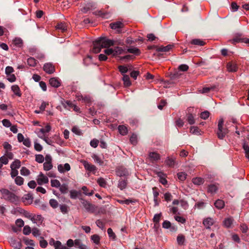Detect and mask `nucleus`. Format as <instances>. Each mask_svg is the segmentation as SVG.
Masks as SVG:
<instances>
[{"label": "nucleus", "instance_id": "423d86ee", "mask_svg": "<svg viewBox=\"0 0 249 249\" xmlns=\"http://www.w3.org/2000/svg\"><path fill=\"white\" fill-rule=\"evenodd\" d=\"M37 182L38 185H41L49 182V179L47 176L42 173H40L36 178Z\"/></svg>", "mask_w": 249, "mask_h": 249}, {"label": "nucleus", "instance_id": "4468645a", "mask_svg": "<svg viewBox=\"0 0 249 249\" xmlns=\"http://www.w3.org/2000/svg\"><path fill=\"white\" fill-rule=\"evenodd\" d=\"M199 91H200L201 93H206L209 92H217V90L215 87L210 86L203 88Z\"/></svg>", "mask_w": 249, "mask_h": 249}, {"label": "nucleus", "instance_id": "f704fd0d", "mask_svg": "<svg viewBox=\"0 0 249 249\" xmlns=\"http://www.w3.org/2000/svg\"><path fill=\"white\" fill-rule=\"evenodd\" d=\"M28 64L31 67H35L37 64V61L34 57H30L27 59Z\"/></svg>", "mask_w": 249, "mask_h": 249}, {"label": "nucleus", "instance_id": "6ab92c4d", "mask_svg": "<svg viewBox=\"0 0 249 249\" xmlns=\"http://www.w3.org/2000/svg\"><path fill=\"white\" fill-rule=\"evenodd\" d=\"M213 219L210 217L204 219L203 221V224L206 229H210L211 226L213 225Z\"/></svg>", "mask_w": 249, "mask_h": 249}, {"label": "nucleus", "instance_id": "f8f14e48", "mask_svg": "<svg viewBox=\"0 0 249 249\" xmlns=\"http://www.w3.org/2000/svg\"><path fill=\"white\" fill-rule=\"evenodd\" d=\"M33 197L32 194H27L22 197V201L26 204H29L32 203Z\"/></svg>", "mask_w": 249, "mask_h": 249}, {"label": "nucleus", "instance_id": "338daca9", "mask_svg": "<svg viewBox=\"0 0 249 249\" xmlns=\"http://www.w3.org/2000/svg\"><path fill=\"white\" fill-rule=\"evenodd\" d=\"M31 232V228L29 226H25L23 229V233L24 235H29Z\"/></svg>", "mask_w": 249, "mask_h": 249}, {"label": "nucleus", "instance_id": "e2e57ef3", "mask_svg": "<svg viewBox=\"0 0 249 249\" xmlns=\"http://www.w3.org/2000/svg\"><path fill=\"white\" fill-rule=\"evenodd\" d=\"M130 142L133 144L136 145L137 143V136L136 134H133L130 138Z\"/></svg>", "mask_w": 249, "mask_h": 249}, {"label": "nucleus", "instance_id": "f3484780", "mask_svg": "<svg viewBox=\"0 0 249 249\" xmlns=\"http://www.w3.org/2000/svg\"><path fill=\"white\" fill-rule=\"evenodd\" d=\"M102 48L101 46H100L99 42L96 40L93 42V47L91 51L93 53H97L100 52Z\"/></svg>", "mask_w": 249, "mask_h": 249}, {"label": "nucleus", "instance_id": "2eb2a0df", "mask_svg": "<svg viewBox=\"0 0 249 249\" xmlns=\"http://www.w3.org/2000/svg\"><path fill=\"white\" fill-rule=\"evenodd\" d=\"M199 91H200L201 93H206L209 92H217V90L215 87L210 86L203 88Z\"/></svg>", "mask_w": 249, "mask_h": 249}, {"label": "nucleus", "instance_id": "4d7b16f0", "mask_svg": "<svg viewBox=\"0 0 249 249\" xmlns=\"http://www.w3.org/2000/svg\"><path fill=\"white\" fill-rule=\"evenodd\" d=\"M59 188L60 191L63 194L66 193L68 190V186L65 184H60Z\"/></svg>", "mask_w": 249, "mask_h": 249}, {"label": "nucleus", "instance_id": "58836bf2", "mask_svg": "<svg viewBox=\"0 0 249 249\" xmlns=\"http://www.w3.org/2000/svg\"><path fill=\"white\" fill-rule=\"evenodd\" d=\"M95 7V4L93 3H88L86 7H84L82 11L83 12H87L90 8H94Z\"/></svg>", "mask_w": 249, "mask_h": 249}, {"label": "nucleus", "instance_id": "b1692460", "mask_svg": "<svg viewBox=\"0 0 249 249\" xmlns=\"http://www.w3.org/2000/svg\"><path fill=\"white\" fill-rule=\"evenodd\" d=\"M127 52L131 53H133L136 55H138L140 54V50L135 47H131L127 49Z\"/></svg>", "mask_w": 249, "mask_h": 249}, {"label": "nucleus", "instance_id": "c03bdc74", "mask_svg": "<svg viewBox=\"0 0 249 249\" xmlns=\"http://www.w3.org/2000/svg\"><path fill=\"white\" fill-rule=\"evenodd\" d=\"M92 158L94 160V161L99 163L100 165H102L104 163V161L101 160V159L97 155L94 154Z\"/></svg>", "mask_w": 249, "mask_h": 249}, {"label": "nucleus", "instance_id": "3c124183", "mask_svg": "<svg viewBox=\"0 0 249 249\" xmlns=\"http://www.w3.org/2000/svg\"><path fill=\"white\" fill-rule=\"evenodd\" d=\"M53 166L52 163L45 162L43 164V169L45 171H49L52 169Z\"/></svg>", "mask_w": 249, "mask_h": 249}, {"label": "nucleus", "instance_id": "9b49d317", "mask_svg": "<svg viewBox=\"0 0 249 249\" xmlns=\"http://www.w3.org/2000/svg\"><path fill=\"white\" fill-rule=\"evenodd\" d=\"M49 84L51 86L54 88H58L60 86V80L57 77H53L50 79Z\"/></svg>", "mask_w": 249, "mask_h": 249}, {"label": "nucleus", "instance_id": "20e7f679", "mask_svg": "<svg viewBox=\"0 0 249 249\" xmlns=\"http://www.w3.org/2000/svg\"><path fill=\"white\" fill-rule=\"evenodd\" d=\"M124 50L120 47H116L114 49L107 48L104 50V53L106 55L116 56L123 53Z\"/></svg>", "mask_w": 249, "mask_h": 249}, {"label": "nucleus", "instance_id": "412c9836", "mask_svg": "<svg viewBox=\"0 0 249 249\" xmlns=\"http://www.w3.org/2000/svg\"><path fill=\"white\" fill-rule=\"evenodd\" d=\"M227 68L229 71L234 72L237 71V66L234 63L228 62L227 64Z\"/></svg>", "mask_w": 249, "mask_h": 249}, {"label": "nucleus", "instance_id": "79ce46f5", "mask_svg": "<svg viewBox=\"0 0 249 249\" xmlns=\"http://www.w3.org/2000/svg\"><path fill=\"white\" fill-rule=\"evenodd\" d=\"M178 179L181 181H184L187 177V174L185 172H179L177 174Z\"/></svg>", "mask_w": 249, "mask_h": 249}, {"label": "nucleus", "instance_id": "5701e85b", "mask_svg": "<svg viewBox=\"0 0 249 249\" xmlns=\"http://www.w3.org/2000/svg\"><path fill=\"white\" fill-rule=\"evenodd\" d=\"M44 218L41 215H34L32 218V221L34 223H37L38 222L40 224L43 221Z\"/></svg>", "mask_w": 249, "mask_h": 249}, {"label": "nucleus", "instance_id": "603ef678", "mask_svg": "<svg viewBox=\"0 0 249 249\" xmlns=\"http://www.w3.org/2000/svg\"><path fill=\"white\" fill-rule=\"evenodd\" d=\"M84 96H83L82 94H81V97L82 99V100L84 101V102L86 103H90L91 102V98L90 96L88 95L84 94Z\"/></svg>", "mask_w": 249, "mask_h": 249}, {"label": "nucleus", "instance_id": "37998d69", "mask_svg": "<svg viewBox=\"0 0 249 249\" xmlns=\"http://www.w3.org/2000/svg\"><path fill=\"white\" fill-rule=\"evenodd\" d=\"M187 120L190 124H193L195 123L194 117L192 114L187 115Z\"/></svg>", "mask_w": 249, "mask_h": 249}, {"label": "nucleus", "instance_id": "bb28decb", "mask_svg": "<svg viewBox=\"0 0 249 249\" xmlns=\"http://www.w3.org/2000/svg\"><path fill=\"white\" fill-rule=\"evenodd\" d=\"M165 162L167 165L169 167H173L176 163L175 159L174 158L167 157L166 159Z\"/></svg>", "mask_w": 249, "mask_h": 249}, {"label": "nucleus", "instance_id": "a18cd8bd", "mask_svg": "<svg viewBox=\"0 0 249 249\" xmlns=\"http://www.w3.org/2000/svg\"><path fill=\"white\" fill-rule=\"evenodd\" d=\"M82 190L83 191V193L86 196H91L94 193V191L93 190H91L90 192H89L88 188L85 186L82 187Z\"/></svg>", "mask_w": 249, "mask_h": 249}, {"label": "nucleus", "instance_id": "de8ad7c7", "mask_svg": "<svg viewBox=\"0 0 249 249\" xmlns=\"http://www.w3.org/2000/svg\"><path fill=\"white\" fill-rule=\"evenodd\" d=\"M243 148L245 151V156L249 161V146L245 143L243 145Z\"/></svg>", "mask_w": 249, "mask_h": 249}, {"label": "nucleus", "instance_id": "4c0bfd02", "mask_svg": "<svg viewBox=\"0 0 249 249\" xmlns=\"http://www.w3.org/2000/svg\"><path fill=\"white\" fill-rule=\"evenodd\" d=\"M19 209L20 210V213H23V214L26 217H27L29 219H30L32 220V218H33V217L32 213H29V212H28L27 211L24 210L20 208H19Z\"/></svg>", "mask_w": 249, "mask_h": 249}, {"label": "nucleus", "instance_id": "49530a36", "mask_svg": "<svg viewBox=\"0 0 249 249\" xmlns=\"http://www.w3.org/2000/svg\"><path fill=\"white\" fill-rule=\"evenodd\" d=\"M60 184V182L57 179H52L51 180V185L53 187L58 188Z\"/></svg>", "mask_w": 249, "mask_h": 249}, {"label": "nucleus", "instance_id": "dca6fc26", "mask_svg": "<svg viewBox=\"0 0 249 249\" xmlns=\"http://www.w3.org/2000/svg\"><path fill=\"white\" fill-rule=\"evenodd\" d=\"M149 158L152 161H156L160 159L159 154L155 152H151L149 153Z\"/></svg>", "mask_w": 249, "mask_h": 249}, {"label": "nucleus", "instance_id": "e433bc0d", "mask_svg": "<svg viewBox=\"0 0 249 249\" xmlns=\"http://www.w3.org/2000/svg\"><path fill=\"white\" fill-rule=\"evenodd\" d=\"M81 195V192L75 190L70 191V197L72 199H76L79 195Z\"/></svg>", "mask_w": 249, "mask_h": 249}, {"label": "nucleus", "instance_id": "f257e3e1", "mask_svg": "<svg viewBox=\"0 0 249 249\" xmlns=\"http://www.w3.org/2000/svg\"><path fill=\"white\" fill-rule=\"evenodd\" d=\"M0 192L2 195L1 198L4 200L14 204H18L19 203V197L8 189L2 188L0 190Z\"/></svg>", "mask_w": 249, "mask_h": 249}, {"label": "nucleus", "instance_id": "a19ab883", "mask_svg": "<svg viewBox=\"0 0 249 249\" xmlns=\"http://www.w3.org/2000/svg\"><path fill=\"white\" fill-rule=\"evenodd\" d=\"M177 240L178 245H183L185 241V237L182 234H179Z\"/></svg>", "mask_w": 249, "mask_h": 249}, {"label": "nucleus", "instance_id": "a878e982", "mask_svg": "<svg viewBox=\"0 0 249 249\" xmlns=\"http://www.w3.org/2000/svg\"><path fill=\"white\" fill-rule=\"evenodd\" d=\"M119 133L122 135H125L128 133L127 127L123 125H120L118 127Z\"/></svg>", "mask_w": 249, "mask_h": 249}, {"label": "nucleus", "instance_id": "09e8293b", "mask_svg": "<svg viewBox=\"0 0 249 249\" xmlns=\"http://www.w3.org/2000/svg\"><path fill=\"white\" fill-rule=\"evenodd\" d=\"M162 227L164 229H169L170 228H171L173 230H175V228L174 227H171V224L170 222L167 220H165L162 223Z\"/></svg>", "mask_w": 249, "mask_h": 249}, {"label": "nucleus", "instance_id": "8fccbe9b", "mask_svg": "<svg viewBox=\"0 0 249 249\" xmlns=\"http://www.w3.org/2000/svg\"><path fill=\"white\" fill-rule=\"evenodd\" d=\"M15 183L18 185H21L23 184L24 179L20 176H17L15 179Z\"/></svg>", "mask_w": 249, "mask_h": 249}, {"label": "nucleus", "instance_id": "393cba45", "mask_svg": "<svg viewBox=\"0 0 249 249\" xmlns=\"http://www.w3.org/2000/svg\"><path fill=\"white\" fill-rule=\"evenodd\" d=\"M218 190V187L215 184H210L208 187V192L211 194L215 193Z\"/></svg>", "mask_w": 249, "mask_h": 249}, {"label": "nucleus", "instance_id": "13d9d810", "mask_svg": "<svg viewBox=\"0 0 249 249\" xmlns=\"http://www.w3.org/2000/svg\"><path fill=\"white\" fill-rule=\"evenodd\" d=\"M92 57L90 55H88L87 57L83 59V63L84 65L88 66L89 65L92 61Z\"/></svg>", "mask_w": 249, "mask_h": 249}, {"label": "nucleus", "instance_id": "aec40b11", "mask_svg": "<svg viewBox=\"0 0 249 249\" xmlns=\"http://www.w3.org/2000/svg\"><path fill=\"white\" fill-rule=\"evenodd\" d=\"M214 205L216 209L221 210L224 208L225 204L223 200L218 199L214 203Z\"/></svg>", "mask_w": 249, "mask_h": 249}, {"label": "nucleus", "instance_id": "9d476101", "mask_svg": "<svg viewBox=\"0 0 249 249\" xmlns=\"http://www.w3.org/2000/svg\"><path fill=\"white\" fill-rule=\"evenodd\" d=\"M58 170L61 173H64L66 172L69 171L71 169V166L68 163L64 164V165L59 164L58 165Z\"/></svg>", "mask_w": 249, "mask_h": 249}, {"label": "nucleus", "instance_id": "c756f323", "mask_svg": "<svg viewBox=\"0 0 249 249\" xmlns=\"http://www.w3.org/2000/svg\"><path fill=\"white\" fill-rule=\"evenodd\" d=\"M100 240V237L97 234H94L91 236V240L97 245H99Z\"/></svg>", "mask_w": 249, "mask_h": 249}, {"label": "nucleus", "instance_id": "5fc2aeb1", "mask_svg": "<svg viewBox=\"0 0 249 249\" xmlns=\"http://www.w3.org/2000/svg\"><path fill=\"white\" fill-rule=\"evenodd\" d=\"M30 174V170L25 167H22L20 169V174L22 176H28Z\"/></svg>", "mask_w": 249, "mask_h": 249}, {"label": "nucleus", "instance_id": "473e14b6", "mask_svg": "<svg viewBox=\"0 0 249 249\" xmlns=\"http://www.w3.org/2000/svg\"><path fill=\"white\" fill-rule=\"evenodd\" d=\"M123 80L124 81V84L125 86L128 87L131 85L130 78L128 75L126 74H124Z\"/></svg>", "mask_w": 249, "mask_h": 249}, {"label": "nucleus", "instance_id": "0e129e2a", "mask_svg": "<svg viewBox=\"0 0 249 249\" xmlns=\"http://www.w3.org/2000/svg\"><path fill=\"white\" fill-rule=\"evenodd\" d=\"M44 160V157L42 155L38 154L36 155V161L38 163H42Z\"/></svg>", "mask_w": 249, "mask_h": 249}, {"label": "nucleus", "instance_id": "1a4fd4ad", "mask_svg": "<svg viewBox=\"0 0 249 249\" xmlns=\"http://www.w3.org/2000/svg\"><path fill=\"white\" fill-rule=\"evenodd\" d=\"M111 29L116 30L118 32H121V29L124 27V24L121 21H116L110 24Z\"/></svg>", "mask_w": 249, "mask_h": 249}, {"label": "nucleus", "instance_id": "bf43d9fd", "mask_svg": "<svg viewBox=\"0 0 249 249\" xmlns=\"http://www.w3.org/2000/svg\"><path fill=\"white\" fill-rule=\"evenodd\" d=\"M52 241H53V246H54L55 249H60V248L62 247V244L60 241H55L53 238Z\"/></svg>", "mask_w": 249, "mask_h": 249}, {"label": "nucleus", "instance_id": "2f4dec72", "mask_svg": "<svg viewBox=\"0 0 249 249\" xmlns=\"http://www.w3.org/2000/svg\"><path fill=\"white\" fill-rule=\"evenodd\" d=\"M20 166V161L18 160H15L14 161H13L12 164H11L10 167L11 169H18Z\"/></svg>", "mask_w": 249, "mask_h": 249}, {"label": "nucleus", "instance_id": "39448f33", "mask_svg": "<svg viewBox=\"0 0 249 249\" xmlns=\"http://www.w3.org/2000/svg\"><path fill=\"white\" fill-rule=\"evenodd\" d=\"M80 200H81L83 206L88 212L90 213L94 212L95 211V206L94 205L82 198H80Z\"/></svg>", "mask_w": 249, "mask_h": 249}, {"label": "nucleus", "instance_id": "ddd939ff", "mask_svg": "<svg viewBox=\"0 0 249 249\" xmlns=\"http://www.w3.org/2000/svg\"><path fill=\"white\" fill-rule=\"evenodd\" d=\"M55 28L56 30L64 32L67 30L68 25L64 22H60L57 24Z\"/></svg>", "mask_w": 249, "mask_h": 249}, {"label": "nucleus", "instance_id": "774afa93", "mask_svg": "<svg viewBox=\"0 0 249 249\" xmlns=\"http://www.w3.org/2000/svg\"><path fill=\"white\" fill-rule=\"evenodd\" d=\"M32 234L35 237H37L40 236V231L37 228H33L32 230Z\"/></svg>", "mask_w": 249, "mask_h": 249}, {"label": "nucleus", "instance_id": "864d4df0", "mask_svg": "<svg viewBox=\"0 0 249 249\" xmlns=\"http://www.w3.org/2000/svg\"><path fill=\"white\" fill-rule=\"evenodd\" d=\"M13 43L18 47H20L22 44V40L20 38L16 37L13 40Z\"/></svg>", "mask_w": 249, "mask_h": 249}, {"label": "nucleus", "instance_id": "72a5a7b5", "mask_svg": "<svg viewBox=\"0 0 249 249\" xmlns=\"http://www.w3.org/2000/svg\"><path fill=\"white\" fill-rule=\"evenodd\" d=\"M191 44L197 45V46H203L205 45V42L200 39H194L191 41Z\"/></svg>", "mask_w": 249, "mask_h": 249}, {"label": "nucleus", "instance_id": "0eeeda50", "mask_svg": "<svg viewBox=\"0 0 249 249\" xmlns=\"http://www.w3.org/2000/svg\"><path fill=\"white\" fill-rule=\"evenodd\" d=\"M82 162L86 170L93 172L94 174L95 173L97 170V168L95 165L89 163L86 160H83Z\"/></svg>", "mask_w": 249, "mask_h": 249}, {"label": "nucleus", "instance_id": "680f3d73", "mask_svg": "<svg viewBox=\"0 0 249 249\" xmlns=\"http://www.w3.org/2000/svg\"><path fill=\"white\" fill-rule=\"evenodd\" d=\"M40 238L41 240L39 241L40 246L42 248H45L48 245V243L46 240L43 239V237L40 236Z\"/></svg>", "mask_w": 249, "mask_h": 249}, {"label": "nucleus", "instance_id": "7c9ffc66", "mask_svg": "<svg viewBox=\"0 0 249 249\" xmlns=\"http://www.w3.org/2000/svg\"><path fill=\"white\" fill-rule=\"evenodd\" d=\"M192 182L194 184L199 185L204 183V179L201 178L197 177L193 178Z\"/></svg>", "mask_w": 249, "mask_h": 249}, {"label": "nucleus", "instance_id": "ea45409f", "mask_svg": "<svg viewBox=\"0 0 249 249\" xmlns=\"http://www.w3.org/2000/svg\"><path fill=\"white\" fill-rule=\"evenodd\" d=\"M49 204L53 209H55L58 206V203L57 201L53 198H52L49 200Z\"/></svg>", "mask_w": 249, "mask_h": 249}, {"label": "nucleus", "instance_id": "4be33fe9", "mask_svg": "<svg viewBox=\"0 0 249 249\" xmlns=\"http://www.w3.org/2000/svg\"><path fill=\"white\" fill-rule=\"evenodd\" d=\"M174 47L173 44H169L166 46H160L157 49L158 52H167L170 51Z\"/></svg>", "mask_w": 249, "mask_h": 249}, {"label": "nucleus", "instance_id": "c85d7f7f", "mask_svg": "<svg viewBox=\"0 0 249 249\" xmlns=\"http://www.w3.org/2000/svg\"><path fill=\"white\" fill-rule=\"evenodd\" d=\"M117 174L118 176L122 177L127 176L128 173L126 169L121 167L118 169Z\"/></svg>", "mask_w": 249, "mask_h": 249}, {"label": "nucleus", "instance_id": "cd10ccee", "mask_svg": "<svg viewBox=\"0 0 249 249\" xmlns=\"http://www.w3.org/2000/svg\"><path fill=\"white\" fill-rule=\"evenodd\" d=\"M127 183L126 180L121 179L119 181L118 186L121 190H123L126 188Z\"/></svg>", "mask_w": 249, "mask_h": 249}, {"label": "nucleus", "instance_id": "a211bd4d", "mask_svg": "<svg viewBox=\"0 0 249 249\" xmlns=\"http://www.w3.org/2000/svg\"><path fill=\"white\" fill-rule=\"evenodd\" d=\"M233 218L230 216L225 218L223 223L224 226L227 228H230L233 223Z\"/></svg>", "mask_w": 249, "mask_h": 249}, {"label": "nucleus", "instance_id": "052dcab7", "mask_svg": "<svg viewBox=\"0 0 249 249\" xmlns=\"http://www.w3.org/2000/svg\"><path fill=\"white\" fill-rule=\"evenodd\" d=\"M118 69L120 72L122 74H125V73H126L128 71V68L127 67L124 66L120 65L118 67Z\"/></svg>", "mask_w": 249, "mask_h": 249}, {"label": "nucleus", "instance_id": "6e6552de", "mask_svg": "<svg viewBox=\"0 0 249 249\" xmlns=\"http://www.w3.org/2000/svg\"><path fill=\"white\" fill-rule=\"evenodd\" d=\"M43 70L49 74L53 73L55 71L54 67L51 63H47L44 65Z\"/></svg>", "mask_w": 249, "mask_h": 249}, {"label": "nucleus", "instance_id": "f03ea898", "mask_svg": "<svg viewBox=\"0 0 249 249\" xmlns=\"http://www.w3.org/2000/svg\"><path fill=\"white\" fill-rule=\"evenodd\" d=\"M100 46L102 48H107L114 45H121L122 43L120 42L118 43L114 40L109 39L106 37H100L97 39Z\"/></svg>", "mask_w": 249, "mask_h": 249}, {"label": "nucleus", "instance_id": "7ed1b4c3", "mask_svg": "<svg viewBox=\"0 0 249 249\" xmlns=\"http://www.w3.org/2000/svg\"><path fill=\"white\" fill-rule=\"evenodd\" d=\"M223 124L224 120L221 118L218 121V129L216 133L218 138L220 140H223L225 135L228 133V129L223 128Z\"/></svg>", "mask_w": 249, "mask_h": 249}, {"label": "nucleus", "instance_id": "c9c22d12", "mask_svg": "<svg viewBox=\"0 0 249 249\" xmlns=\"http://www.w3.org/2000/svg\"><path fill=\"white\" fill-rule=\"evenodd\" d=\"M97 183L100 187L103 188H106L107 187V181L104 178H98L97 180Z\"/></svg>", "mask_w": 249, "mask_h": 249}, {"label": "nucleus", "instance_id": "69168bd1", "mask_svg": "<svg viewBox=\"0 0 249 249\" xmlns=\"http://www.w3.org/2000/svg\"><path fill=\"white\" fill-rule=\"evenodd\" d=\"M60 209L61 213L63 214H66L68 212V207L65 204L60 205Z\"/></svg>", "mask_w": 249, "mask_h": 249}, {"label": "nucleus", "instance_id": "6e6d98bb", "mask_svg": "<svg viewBox=\"0 0 249 249\" xmlns=\"http://www.w3.org/2000/svg\"><path fill=\"white\" fill-rule=\"evenodd\" d=\"M51 130V127L50 125L47 124L45 126L44 128H42L40 129V132L42 134H44L45 133H48Z\"/></svg>", "mask_w": 249, "mask_h": 249}]
</instances>
